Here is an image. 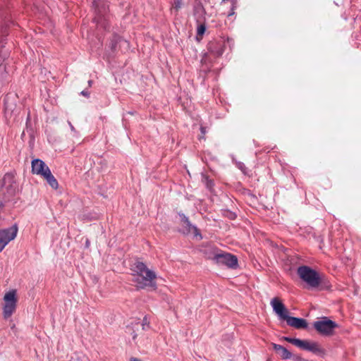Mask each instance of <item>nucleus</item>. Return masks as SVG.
<instances>
[{
	"label": "nucleus",
	"mask_w": 361,
	"mask_h": 361,
	"mask_svg": "<svg viewBox=\"0 0 361 361\" xmlns=\"http://www.w3.org/2000/svg\"><path fill=\"white\" fill-rule=\"evenodd\" d=\"M132 275L135 276L134 281L137 283V287L140 289H145L147 287L152 290L157 288L155 279H157L156 273L148 269L147 265L140 259L137 258L134 263L131 265Z\"/></svg>",
	"instance_id": "1"
},
{
	"label": "nucleus",
	"mask_w": 361,
	"mask_h": 361,
	"mask_svg": "<svg viewBox=\"0 0 361 361\" xmlns=\"http://www.w3.org/2000/svg\"><path fill=\"white\" fill-rule=\"evenodd\" d=\"M283 340L297 346L298 348L312 353L313 354L324 357L326 350L320 344L315 341H309L308 340H301L300 338L284 336Z\"/></svg>",
	"instance_id": "2"
},
{
	"label": "nucleus",
	"mask_w": 361,
	"mask_h": 361,
	"mask_svg": "<svg viewBox=\"0 0 361 361\" xmlns=\"http://www.w3.org/2000/svg\"><path fill=\"white\" fill-rule=\"evenodd\" d=\"M297 274L310 288H319L321 282L320 275L315 269L307 265H302L298 267Z\"/></svg>",
	"instance_id": "3"
},
{
	"label": "nucleus",
	"mask_w": 361,
	"mask_h": 361,
	"mask_svg": "<svg viewBox=\"0 0 361 361\" xmlns=\"http://www.w3.org/2000/svg\"><path fill=\"white\" fill-rule=\"evenodd\" d=\"M18 191V184L11 173H6L2 179L0 189V198L4 202H9Z\"/></svg>",
	"instance_id": "4"
},
{
	"label": "nucleus",
	"mask_w": 361,
	"mask_h": 361,
	"mask_svg": "<svg viewBox=\"0 0 361 361\" xmlns=\"http://www.w3.org/2000/svg\"><path fill=\"white\" fill-rule=\"evenodd\" d=\"M312 326L317 332L323 336H331L335 334V329L338 324L328 317H322L313 322Z\"/></svg>",
	"instance_id": "5"
},
{
	"label": "nucleus",
	"mask_w": 361,
	"mask_h": 361,
	"mask_svg": "<svg viewBox=\"0 0 361 361\" xmlns=\"http://www.w3.org/2000/svg\"><path fill=\"white\" fill-rule=\"evenodd\" d=\"M4 305L3 308L4 317L9 318L15 312L16 308V291L15 290L7 292L4 298Z\"/></svg>",
	"instance_id": "6"
},
{
	"label": "nucleus",
	"mask_w": 361,
	"mask_h": 361,
	"mask_svg": "<svg viewBox=\"0 0 361 361\" xmlns=\"http://www.w3.org/2000/svg\"><path fill=\"white\" fill-rule=\"evenodd\" d=\"M214 260L220 265H225L230 269H236L238 266V258L231 253L222 252L215 254Z\"/></svg>",
	"instance_id": "7"
},
{
	"label": "nucleus",
	"mask_w": 361,
	"mask_h": 361,
	"mask_svg": "<svg viewBox=\"0 0 361 361\" xmlns=\"http://www.w3.org/2000/svg\"><path fill=\"white\" fill-rule=\"evenodd\" d=\"M18 231V227L16 224L9 228L0 229V252L10 241L16 237Z\"/></svg>",
	"instance_id": "8"
},
{
	"label": "nucleus",
	"mask_w": 361,
	"mask_h": 361,
	"mask_svg": "<svg viewBox=\"0 0 361 361\" xmlns=\"http://www.w3.org/2000/svg\"><path fill=\"white\" fill-rule=\"evenodd\" d=\"M178 215L180 219V224L182 225V230L180 231L183 234L188 235L193 233L194 236H200L202 238V235L200 230L194 225L191 224L188 217H187L183 213L179 212Z\"/></svg>",
	"instance_id": "9"
},
{
	"label": "nucleus",
	"mask_w": 361,
	"mask_h": 361,
	"mask_svg": "<svg viewBox=\"0 0 361 361\" xmlns=\"http://www.w3.org/2000/svg\"><path fill=\"white\" fill-rule=\"evenodd\" d=\"M208 52L214 57L222 56L226 48V42L224 39L209 41L207 46Z\"/></svg>",
	"instance_id": "10"
},
{
	"label": "nucleus",
	"mask_w": 361,
	"mask_h": 361,
	"mask_svg": "<svg viewBox=\"0 0 361 361\" xmlns=\"http://www.w3.org/2000/svg\"><path fill=\"white\" fill-rule=\"evenodd\" d=\"M271 305L274 312L279 316L280 319L284 320L289 314L288 310L282 301L277 297L271 300Z\"/></svg>",
	"instance_id": "11"
},
{
	"label": "nucleus",
	"mask_w": 361,
	"mask_h": 361,
	"mask_svg": "<svg viewBox=\"0 0 361 361\" xmlns=\"http://www.w3.org/2000/svg\"><path fill=\"white\" fill-rule=\"evenodd\" d=\"M284 321L290 326L296 329H306L308 327V323L305 319L291 317L289 314L286 317Z\"/></svg>",
	"instance_id": "12"
},
{
	"label": "nucleus",
	"mask_w": 361,
	"mask_h": 361,
	"mask_svg": "<svg viewBox=\"0 0 361 361\" xmlns=\"http://www.w3.org/2000/svg\"><path fill=\"white\" fill-rule=\"evenodd\" d=\"M92 4L95 10V16L109 15V4L106 0H94Z\"/></svg>",
	"instance_id": "13"
},
{
	"label": "nucleus",
	"mask_w": 361,
	"mask_h": 361,
	"mask_svg": "<svg viewBox=\"0 0 361 361\" xmlns=\"http://www.w3.org/2000/svg\"><path fill=\"white\" fill-rule=\"evenodd\" d=\"M47 170H49V168L41 159H35L32 161V172L33 173L42 176Z\"/></svg>",
	"instance_id": "14"
},
{
	"label": "nucleus",
	"mask_w": 361,
	"mask_h": 361,
	"mask_svg": "<svg viewBox=\"0 0 361 361\" xmlns=\"http://www.w3.org/2000/svg\"><path fill=\"white\" fill-rule=\"evenodd\" d=\"M273 349L283 360L291 359L292 353L283 345L271 343Z\"/></svg>",
	"instance_id": "15"
},
{
	"label": "nucleus",
	"mask_w": 361,
	"mask_h": 361,
	"mask_svg": "<svg viewBox=\"0 0 361 361\" xmlns=\"http://www.w3.org/2000/svg\"><path fill=\"white\" fill-rule=\"evenodd\" d=\"M95 22L99 26L103 27L105 30H109L110 28L109 16H99L94 18Z\"/></svg>",
	"instance_id": "16"
},
{
	"label": "nucleus",
	"mask_w": 361,
	"mask_h": 361,
	"mask_svg": "<svg viewBox=\"0 0 361 361\" xmlns=\"http://www.w3.org/2000/svg\"><path fill=\"white\" fill-rule=\"evenodd\" d=\"M121 42L127 43V41L123 39L120 35L116 33H114L110 38L109 48L113 53H114L116 51L117 44Z\"/></svg>",
	"instance_id": "17"
},
{
	"label": "nucleus",
	"mask_w": 361,
	"mask_h": 361,
	"mask_svg": "<svg viewBox=\"0 0 361 361\" xmlns=\"http://www.w3.org/2000/svg\"><path fill=\"white\" fill-rule=\"evenodd\" d=\"M44 173H45L42 176V177H44L46 179L47 182L53 189H57L59 187L58 181L52 175L50 169L47 170V172Z\"/></svg>",
	"instance_id": "18"
},
{
	"label": "nucleus",
	"mask_w": 361,
	"mask_h": 361,
	"mask_svg": "<svg viewBox=\"0 0 361 361\" xmlns=\"http://www.w3.org/2000/svg\"><path fill=\"white\" fill-rule=\"evenodd\" d=\"M202 182L204 183L207 189L210 191L212 190L214 186V182L212 179H210L208 176L202 174Z\"/></svg>",
	"instance_id": "19"
},
{
	"label": "nucleus",
	"mask_w": 361,
	"mask_h": 361,
	"mask_svg": "<svg viewBox=\"0 0 361 361\" xmlns=\"http://www.w3.org/2000/svg\"><path fill=\"white\" fill-rule=\"evenodd\" d=\"M320 281L319 286L320 290H329L331 288V284L324 276H320Z\"/></svg>",
	"instance_id": "20"
},
{
	"label": "nucleus",
	"mask_w": 361,
	"mask_h": 361,
	"mask_svg": "<svg viewBox=\"0 0 361 361\" xmlns=\"http://www.w3.org/2000/svg\"><path fill=\"white\" fill-rule=\"evenodd\" d=\"M206 25L204 23L200 24L197 26V39H198L199 37L202 39V36L205 33L206 31Z\"/></svg>",
	"instance_id": "21"
},
{
	"label": "nucleus",
	"mask_w": 361,
	"mask_h": 361,
	"mask_svg": "<svg viewBox=\"0 0 361 361\" xmlns=\"http://www.w3.org/2000/svg\"><path fill=\"white\" fill-rule=\"evenodd\" d=\"M222 214L224 216L229 219L230 220H234L237 217V215L235 212L228 209L222 210Z\"/></svg>",
	"instance_id": "22"
},
{
	"label": "nucleus",
	"mask_w": 361,
	"mask_h": 361,
	"mask_svg": "<svg viewBox=\"0 0 361 361\" xmlns=\"http://www.w3.org/2000/svg\"><path fill=\"white\" fill-rule=\"evenodd\" d=\"M207 133L206 127H204L202 126H200V135L198 137V139L200 140H205V134Z\"/></svg>",
	"instance_id": "23"
},
{
	"label": "nucleus",
	"mask_w": 361,
	"mask_h": 361,
	"mask_svg": "<svg viewBox=\"0 0 361 361\" xmlns=\"http://www.w3.org/2000/svg\"><path fill=\"white\" fill-rule=\"evenodd\" d=\"M238 167L239 169H240V171L245 174V175H247V167L245 166V164L242 162H239L238 164Z\"/></svg>",
	"instance_id": "24"
},
{
	"label": "nucleus",
	"mask_w": 361,
	"mask_h": 361,
	"mask_svg": "<svg viewBox=\"0 0 361 361\" xmlns=\"http://www.w3.org/2000/svg\"><path fill=\"white\" fill-rule=\"evenodd\" d=\"M173 8L176 11H178L179 8L181 7V1L180 0H174L173 4Z\"/></svg>",
	"instance_id": "25"
},
{
	"label": "nucleus",
	"mask_w": 361,
	"mask_h": 361,
	"mask_svg": "<svg viewBox=\"0 0 361 361\" xmlns=\"http://www.w3.org/2000/svg\"><path fill=\"white\" fill-rule=\"evenodd\" d=\"M85 357L84 356H80L76 354L75 357H73L70 361H85Z\"/></svg>",
	"instance_id": "26"
},
{
	"label": "nucleus",
	"mask_w": 361,
	"mask_h": 361,
	"mask_svg": "<svg viewBox=\"0 0 361 361\" xmlns=\"http://www.w3.org/2000/svg\"><path fill=\"white\" fill-rule=\"evenodd\" d=\"M235 8H236V7H233V5L231 4V11L228 13V16H231L234 15V13H235L234 11Z\"/></svg>",
	"instance_id": "27"
},
{
	"label": "nucleus",
	"mask_w": 361,
	"mask_h": 361,
	"mask_svg": "<svg viewBox=\"0 0 361 361\" xmlns=\"http://www.w3.org/2000/svg\"><path fill=\"white\" fill-rule=\"evenodd\" d=\"M80 94L86 97H90V92L87 90H82Z\"/></svg>",
	"instance_id": "28"
},
{
	"label": "nucleus",
	"mask_w": 361,
	"mask_h": 361,
	"mask_svg": "<svg viewBox=\"0 0 361 361\" xmlns=\"http://www.w3.org/2000/svg\"><path fill=\"white\" fill-rule=\"evenodd\" d=\"M147 324V325L149 324V323H147V317H145L144 319H143V321H142V329L145 330V326Z\"/></svg>",
	"instance_id": "29"
},
{
	"label": "nucleus",
	"mask_w": 361,
	"mask_h": 361,
	"mask_svg": "<svg viewBox=\"0 0 361 361\" xmlns=\"http://www.w3.org/2000/svg\"><path fill=\"white\" fill-rule=\"evenodd\" d=\"M5 202H4L2 198H0V208H2L4 207Z\"/></svg>",
	"instance_id": "30"
},
{
	"label": "nucleus",
	"mask_w": 361,
	"mask_h": 361,
	"mask_svg": "<svg viewBox=\"0 0 361 361\" xmlns=\"http://www.w3.org/2000/svg\"><path fill=\"white\" fill-rule=\"evenodd\" d=\"M131 334H132V336H133V339L135 340V338L137 336V334L135 332V331H133Z\"/></svg>",
	"instance_id": "31"
},
{
	"label": "nucleus",
	"mask_w": 361,
	"mask_h": 361,
	"mask_svg": "<svg viewBox=\"0 0 361 361\" xmlns=\"http://www.w3.org/2000/svg\"><path fill=\"white\" fill-rule=\"evenodd\" d=\"M130 361H141V360L136 357H130Z\"/></svg>",
	"instance_id": "32"
},
{
	"label": "nucleus",
	"mask_w": 361,
	"mask_h": 361,
	"mask_svg": "<svg viewBox=\"0 0 361 361\" xmlns=\"http://www.w3.org/2000/svg\"><path fill=\"white\" fill-rule=\"evenodd\" d=\"M92 80H89V81H88V85H89V86H90V87H91V86H92Z\"/></svg>",
	"instance_id": "33"
},
{
	"label": "nucleus",
	"mask_w": 361,
	"mask_h": 361,
	"mask_svg": "<svg viewBox=\"0 0 361 361\" xmlns=\"http://www.w3.org/2000/svg\"><path fill=\"white\" fill-rule=\"evenodd\" d=\"M89 243H89V240H86V246H87V247H88Z\"/></svg>",
	"instance_id": "34"
}]
</instances>
